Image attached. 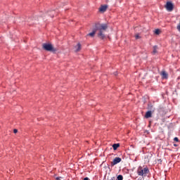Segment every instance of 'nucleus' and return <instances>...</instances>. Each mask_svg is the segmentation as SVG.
Returning <instances> with one entry per match:
<instances>
[{
	"label": "nucleus",
	"mask_w": 180,
	"mask_h": 180,
	"mask_svg": "<svg viewBox=\"0 0 180 180\" xmlns=\"http://www.w3.org/2000/svg\"><path fill=\"white\" fill-rule=\"evenodd\" d=\"M94 28L96 29V32H98V37H99V39H101V40H103V39H105V32H106V30H108V24H105V23H96L94 25Z\"/></svg>",
	"instance_id": "nucleus-1"
},
{
	"label": "nucleus",
	"mask_w": 180,
	"mask_h": 180,
	"mask_svg": "<svg viewBox=\"0 0 180 180\" xmlns=\"http://www.w3.org/2000/svg\"><path fill=\"white\" fill-rule=\"evenodd\" d=\"M42 49L46 50V51H51L52 53H56V51H57V49H56L51 44H43Z\"/></svg>",
	"instance_id": "nucleus-2"
},
{
	"label": "nucleus",
	"mask_w": 180,
	"mask_h": 180,
	"mask_svg": "<svg viewBox=\"0 0 180 180\" xmlns=\"http://www.w3.org/2000/svg\"><path fill=\"white\" fill-rule=\"evenodd\" d=\"M148 172H150V170L147 167H144L143 169V167H139L137 170V174L140 176H146Z\"/></svg>",
	"instance_id": "nucleus-3"
},
{
	"label": "nucleus",
	"mask_w": 180,
	"mask_h": 180,
	"mask_svg": "<svg viewBox=\"0 0 180 180\" xmlns=\"http://www.w3.org/2000/svg\"><path fill=\"white\" fill-rule=\"evenodd\" d=\"M165 8L169 12H172V11H174V4L170 1H167Z\"/></svg>",
	"instance_id": "nucleus-4"
},
{
	"label": "nucleus",
	"mask_w": 180,
	"mask_h": 180,
	"mask_svg": "<svg viewBox=\"0 0 180 180\" xmlns=\"http://www.w3.org/2000/svg\"><path fill=\"white\" fill-rule=\"evenodd\" d=\"M122 162V158H114L113 161L111 162V166L115 167V165L119 164V162Z\"/></svg>",
	"instance_id": "nucleus-5"
},
{
	"label": "nucleus",
	"mask_w": 180,
	"mask_h": 180,
	"mask_svg": "<svg viewBox=\"0 0 180 180\" xmlns=\"http://www.w3.org/2000/svg\"><path fill=\"white\" fill-rule=\"evenodd\" d=\"M160 75H162V78L163 79H168V73H167V72L165 71H162L160 73Z\"/></svg>",
	"instance_id": "nucleus-6"
},
{
	"label": "nucleus",
	"mask_w": 180,
	"mask_h": 180,
	"mask_svg": "<svg viewBox=\"0 0 180 180\" xmlns=\"http://www.w3.org/2000/svg\"><path fill=\"white\" fill-rule=\"evenodd\" d=\"M106 9H108V6L105 5V6H101L99 8V11L100 12H106Z\"/></svg>",
	"instance_id": "nucleus-7"
},
{
	"label": "nucleus",
	"mask_w": 180,
	"mask_h": 180,
	"mask_svg": "<svg viewBox=\"0 0 180 180\" xmlns=\"http://www.w3.org/2000/svg\"><path fill=\"white\" fill-rule=\"evenodd\" d=\"M81 50V44L78 43L77 46H75V53H78Z\"/></svg>",
	"instance_id": "nucleus-8"
},
{
	"label": "nucleus",
	"mask_w": 180,
	"mask_h": 180,
	"mask_svg": "<svg viewBox=\"0 0 180 180\" xmlns=\"http://www.w3.org/2000/svg\"><path fill=\"white\" fill-rule=\"evenodd\" d=\"M151 116H153V113L151 112V111H148L146 112V115H145V117L146 119H149V117H151Z\"/></svg>",
	"instance_id": "nucleus-9"
},
{
	"label": "nucleus",
	"mask_w": 180,
	"mask_h": 180,
	"mask_svg": "<svg viewBox=\"0 0 180 180\" xmlns=\"http://www.w3.org/2000/svg\"><path fill=\"white\" fill-rule=\"evenodd\" d=\"M96 33V30L94 28L92 31V32H90L87 34V36H90L91 37H94L95 36V34Z\"/></svg>",
	"instance_id": "nucleus-10"
},
{
	"label": "nucleus",
	"mask_w": 180,
	"mask_h": 180,
	"mask_svg": "<svg viewBox=\"0 0 180 180\" xmlns=\"http://www.w3.org/2000/svg\"><path fill=\"white\" fill-rule=\"evenodd\" d=\"M119 147H120V143H114L112 145V148L115 150H117V148H119Z\"/></svg>",
	"instance_id": "nucleus-11"
},
{
	"label": "nucleus",
	"mask_w": 180,
	"mask_h": 180,
	"mask_svg": "<svg viewBox=\"0 0 180 180\" xmlns=\"http://www.w3.org/2000/svg\"><path fill=\"white\" fill-rule=\"evenodd\" d=\"M158 49L157 46H153V54H156Z\"/></svg>",
	"instance_id": "nucleus-12"
},
{
	"label": "nucleus",
	"mask_w": 180,
	"mask_h": 180,
	"mask_svg": "<svg viewBox=\"0 0 180 180\" xmlns=\"http://www.w3.org/2000/svg\"><path fill=\"white\" fill-rule=\"evenodd\" d=\"M117 180H123V176L122 175H118L117 177Z\"/></svg>",
	"instance_id": "nucleus-13"
},
{
	"label": "nucleus",
	"mask_w": 180,
	"mask_h": 180,
	"mask_svg": "<svg viewBox=\"0 0 180 180\" xmlns=\"http://www.w3.org/2000/svg\"><path fill=\"white\" fill-rule=\"evenodd\" d=\"M155 34H160L161 33V31L159 29L155 30Z\"/></svg>",
	"instance_id": "nucleus-14"
},
{
	"label": "nucleus",
	"mask_w": 180,
	"mask_h": 180,
	"mask_svg": "<svg viewBox=\"0 0 180 180\" xmlns=\"http://www.w3.org/2000/svg\"><path fill=\"white\" fill-rule=\"evenodd\" d=\"M135 39H136V40H139V39H140V35H139V34H136V35H135Z\"/></svg>",
	"instance_id": "nucleus-15"
},
{
	"label": "nucleus",
	"mask_w": 180,
	"mask_h": 180,
	"mask_svg": "<svg viewBox=\"0 0 180 180\" xmlns=\"http://www.w3.org/2000/svg\"><path fill=\"white\" fill-rule=\"evenodd\" d=\"M174 141H176V143H179V139H178V137H175L174 139Z\"/></svg>",
	"instance_id": "nucleus-16"
},
{
	"label": "nucleus",
	"mask_w": 180,
	"mask_h": 180,
	"mask_svg": "<svg viewBox=\"0 0 180 180\" xmlns=\"http://www.w3.org/2000/svg\"><path fill=\"white\" fill-rule=\"evenodd\" d=\"M13 133H15V134H16V133H18V129H13Z\"/></svg>",
	"instance_id": "nucleus-17"
},
{
	"label": "nucleus",
	"mask_w": 180,
	"mask_h": 180,
	"mask_svg": "<svg viewBox=\"0 0 180 180\" xmlns=\"http://www.w3.org/2000/svg\"><path fill=\"white\" fill-rule=\"evenodd\" d=\"M49 15L50 16H51V18H53V17L54 16V14H53V13L51 14L50 13H49Z\"/></svg>",
	"instance_id": "nucleus-18"
},
{
	"label": "nucleus",
	"mask_w": 180,
	"mask_h": 180,
	"mask_svg": "<svg viewBox=\"0 0 180 180\" xmlns=\"http://www.w3.org/2000/svg\"><path fill=\"white\" fill-rule=\"evenodd\" d=\"M83 180H91V179H89V178L88 177H85Z\"/></svg>",
	"instance_id": "nucleus-19"
},
{
	"label": "nucleus",
	"mask_w": 180,
	"mask_h": 180,
	"mask_svg": "<svg viewBox=\"0 0 180 180\" xmlns=\"http://www.w3.org/2000/svg\"><path fill=\"white\" fill-rule=\"evenodd\" d=\"M61 177H56V180H60Z\"/></svg>",
	"instance_id": "nucleus-20"
},
{
	"label": "nucleus",
	"mask_w": 180,
	"mask_h": 180,
	"mask_svg": "<svg viewBox=\"0 0 180 180\" xmlns=\"http://www.w3.org/2000/svg\"><path fill=\"white\" fill-rule=\"evenodd\" d=\"M114 74L115 75H117V72H115Z\"/></svg>",
	"instance_id": "nucleus-21"
},
{
	"label": "nucleus",
	"mask_w": 180,
	"mask_h": 180,
	"mask_svg": "<svg viewBox=\"0 0 180 180\" xmlns=\"http://www.w3.org/2000/svg\"><path fill=\"white\" fill-rule=\"evenodd\" d=\"M174 147H177V146H178V145H176V144H174Z\"/></svg>",
	"instance_id": "nucleus-22"
},
{
	"label": "nucleus",
	"mask_w": 180,
	"mask_h": 180,
	"mask_svg": "<svg viewBox=\"0 0 180 180\" xmlns=\"http://www.w3.org/2000/svg\"><path fill=\"white\" fill-rule=\"evenodd\" d=\"M52 13H54V11H52Z\"/></svg>",
	"instance_id": "nucleus-23"
},
{
	"label": "nucleus",
	"mask_w": 180,
	"mask_h": 180,
	"mask_svg": "<svg viewBox=\"0 0 180 180\" xmlns=\"http://www.w3.org/2000/svg\"><path fill=\"white\" fill-rule=\"evenodd\" d=\"M143 180H144V179H143Z\"/></svg>",
	"instance_id": "nucleus-24"
}]
</instances>
